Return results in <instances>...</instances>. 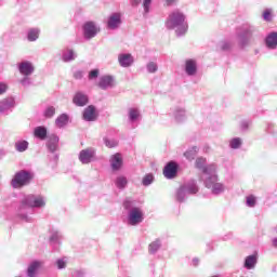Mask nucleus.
Wrapping results in <instances>:
<instances>
[{"mask_svg":"<svg viewBox=\"0 0 277 277\" xmlns=\"http://www.w3.org/2000/svg\"><path fill=\"white\" fill-rule=\"evenodd\" d=\"M200 180L202 181L205 187L210 189L211 194L214 196H220L226 190V186L220 183V177H217L216 167H210L206 169L205 174H201Z\"/></svg>","mask_w":277,"mask_h":277,"instance_id":"nucleus-2","label":"nucleus"},{"mask_svg":"<svg viewBox=\"0 0 277 277\" xmlns=\"http://www.w3.org/2000/svg\"><path fill=\"white\" fill-rule=\"evenodd\" d=\"M256 263H259V255L252 254L245 259L243 267L246 269H254L256 267Z\"/></svg>","mask_w":277,"mask_h":277,"instance_id":"nucleus-23","label":"nucleus"},{"mask_svg":"<svg viewBox=\"0 0 277 277\" xmlns=\"http://www.w3.org/2000/svg\"><path fill=\"white\" fill-rule=\"evenodd\" d=\"M177 172L179 166L176 164V162L173 161L167 163V166L163 169V174L166 179H175Z\"/></svg>","mask_w":277,"mask_h":277,"instance_id":"nucleus-15","label":"nucleus"},{"mask_svg":"<svg viewBox=\"0 0 277 277\" xmlns=\"http://www.w3.org/2000/svg\"><path fill=\"white\" fill-rule=\"evenodd\" d=\"M98 77V69H93L89 72V79H96Z\"/></svg>","mask_w":277,"mask_h":277,"instance_id":"nucleus-46","label":"nucleus"},{"mask_svg":"<svg viewBox=\"0 0 277 277\" xmlns=\"http://www.w3.org/2000/svg\"><path fill=\"white\" fill-rule=\"evenodd\" d=\"M123 207L128 211L127 222L129 226H138L144 222V211L135 206L134 200L126 199Z\"/></svg>","mask_w":277,"mask_h":277,"instance_id":"nucleus-5","label":"nucleus"},{"mask_svg":"<svg viewBox=\"0 0 277 277\" xmlns=\"http://www.w3.org/2000/svg\"><path fill=\"white\" fill-rule=\"evenodd\" d=\"M160 248H161V240L160 239L154 240L151 243H149V247H148L149 254H157Z\"/></svg>","mask_w":277,"mask_h":277,"instance_id":"nucleus-34","label":"nucleus"},{"mask_svg":"<svg viewBox=\"0 0 277 277\" xmlns=\"http://www.w3.org/2000/svg\"><path fill=\"white\" fill-rule=\"evenodd\" d=\"M128 183H129V180H127V176H123V175L117 176V179L115 181V185L118 189H124V187H127Z\"/></svg>","mask_w":277,"mask_h":277,"instance_id":"nucleus-33","label":"nucleus"},{"mask_svg":"<svg viewBox=\"0 0 277 277\" xmlns=\"http://www.w3.org/2000/svg\"><path fill=\"white\" fill-rule=\"evenodd\" d=\"M75 79H83V71L78 70L74 74Z\"/></svg>","mask_w":277,"mask_h":277,"instance_id":"nucleus-48","label":"nucleus"},{"mask_svg":"<svg viewBox=\"0 0 277 277\" xmlns=\"http://www.w3.org/2000/svg\"><path fill=\"white\" fill-rule=\"evenodd\" d=\"M263 18L264 21H272V11L269 9H266L263 13Z\"/></svg>","mask_w":277,"mask_h":277,"instance_id":"nucleus-45","label":"nucleus"},{"mask_svg":"<svg viewBox=\"0 0 277 277\" xmlns=\"http://www.w3.org/2000/svg\"><path fill=\"white\" fill-rule=\"evenodd\" d=\"M273 246H274V248H277V238L273 239Z\"/></svg>","mask_w":277,"mask_h":277,"instance_id":"nucleus-52","label":"nucleus"},{"mask_svg":"<svg viewBox=\"0 0 277 277\" xmlns=\"http://www.w3.org/2000/svg\"><path fill=\"white\" fill-rule=\"evenodd\" d=\"M40 38V28H30L27 31L28 42H36Z\"/></svg>","mask_w":277,"mask_h":277,"instance_id":"nucleus-29","label":"nucleus"},{"mask_svg":"<svg viewBox=\"0 0 277 277\" xmlns=\"http://www.w3.org/2000/svg\"><path fill=\"white\" fill-rule=\"evenodd\" d=\"M82 31L85 40H92L101 32V26L95 22H85L82 26Z\"/></svg>","mask_w":277,"mask_h":277,"instance_id":"nucleus-7","label":"nucleus"},{"mask_svg":"<svg viewBox=\"0 0 277 277\" xmlns=\"http://www.w3.org/2000/svg\"><path fill=\"white\" fill-rule=\"evenodd\" d=\"M104 144L107 148H116L118 141L116 138H104Z\"/></svg>","mask_w":277,"mask_h":277,"instance_id":"nucleus-40","label":"nucleus"},{"mask_svg":"<svg viewBox=\"0 0 277 277\" xmlns=\"http://www.w3.org/2000/svg\"><path fill=\"white\" fill-rule=\"evenodd\" d=\"M114 83L115 79L113 76H102L97 85L101 90H109L110 88H114Z\"/></svg>","mask_w":277,"mask_h":277,"instance_id":"nucleus-18","label":"nucleus"},{"mask_svg":"<svg viewBox=\"0 0 277 277\" xmlns=\"http://www.w3.org/2000/svg\"><path fill=\"white\" fill-rule=\"evenodd\" d=\"M172 116L176 122H184V120H187V113L183 107L173 108Z\"/></svg>","mask_w":277,"mask_h":277,"instance_id":"nucleus-20","label":"nucleus"},{"mask_svg":"<svg viewBox=\"0 0 277 277\" xmlns=\"http://www.w3.org/2000/svg\"><path fill=\"white\" fill-rule=\"evenodd\" d=\"M62 60L63 62H72L77 60V53H75V50L66 49L63 51Z\"/></svg>","mask_w":277,"mask_h":277,"instance_id":"nucleus-30","label":"nucleus"},{"mask_svg":"<svg viewBox=\"0 0 277 277\" xmlns=\"http://www.w3.org/2000/svg\"><path fill=\"white\" fill-rule=\"evenodd\" d=\"M88 101L89 98L83 92H77L72 98V103L77 107H85V105H88Z\"/></svg>","mask_w":277,"mask_h":277,"instance_id":"nucleus-19","label":"nucleus"},{"mask_svg":"<svg viewBox=\"0 0 277 277\" xmlns=\"http://www.w3.org/2000/svg\"><path fill=\"white\" fill-rule=\"evenodd\" d=\"M120 25H122V13L120 12L111 13L107 19L108 29H111L114 31L116 29H119Z\"/></svg>","mask_w":277,"mask_h":277,"instance_id":"nucleus-10","label":"nucleus"},{"mask_svg":"<svg viewBox=\"0 0 277 277\" xmlns=\"http://www.w3.org/2000/svg\"><path fill=\"white\" fill-rule=\"evenodd\" d=\"M31 181V173L27 171L17 172L12 180L11 184L14 188L23 187V185H27Z\"/></svg>","mask_w":277,"mask_h":277,"instance_id":"nucleus-8","label":"nucleus"},{"mask_svg":"<svg viewBox=\"0 0 277 277\" xmlns=\"http://www.w3.org/2000/svg\"><path fill=\"white\" fill-rule=\"evenodd\" d=\"M142 3V0H131V5H140Z\"/></svg>","mask_w":277,"mask_h":277,"instance_id":"nucleus-50","label":"nucleus"},{"mask_svg":"<svg viewBox=\"0 0 277 277\" xmlns=\"http://www.w3.org/2000/svg\"><path fill=\"white\" fill-rule=\"evenodd\" d=\"M57 144H60V137L55 134L50 135L47 143L50 153H55V150H57Z\"/></svg>","mask_w":277,"mask_h":277,"instance_id":"nucleus-24","label":"nucleus"},{"mask_svg":"<svg viewBox=\"0 0 277 277\" xmlns=\"http://www.w3.org/2000/svg\"><path fill=\"white\" fill-rule=\"evenodd\" d=\"M142 120V113L137 108H129L128 110V122L132 124V129H135Z\"/></svg>","mask_w":277,"mask_h":277,"instance_id":"nucleus-11","label":"nucleus"},{"mask_svg":"<svg viewBox=\"0 0 277 277\" xmlns=\"http://www.w3.org/2000/svg\"><path fill=\"white\" fill-rule=\"evenodd\" d=\"M248 127H250V122H248V121H242V122H241V129H242L243 131H246V129H248Z\"/></svg>","mask_w":277,"mask_h":277,"instance_id":"nucleus-49","label":"nucleus"},{"mask_svg":"<svg viewBox=\"0 0 277 277\" xmlns=\"http://www.w3.org/2000/svg\"><path fill=\"white\" fill-rule=\"evenodd\" d=\"M193 265H198V259L193 260Z\"/></svg>","mask_w":277,"mask_h":277,"instance_id":"nucleus-53","label":"nucleus"},{"mask_svg":"<svg viewBox=\"0 0 277 277\" xmlns=\"http://www.w3.org/2000/svg\"><path fill=\"white\" fill-rule=\"evenodd\" d=\"M44 118H53L55 116V107L48 106L43 111Z\"/></svg>","mask_w":277,"mask_h":277,"instance_id":"nucleus-38","label":"nucleus"},{"mask_svg":"<svg viewBox=\"0 0 277 277\" xmlns=\"http://www.w3.org/2000/svg\"><path fill=\"white\" fill-rule=\"evenodd\" d=\"M194 194H198V185L196 184V181L190 180L176 190L175 198L177 202H185L187 197Z\"/></svg>","mask_w":277,"mask_h":277,"instance_id":"nucleus-6","label":"nucleus"},{"mask_svg":"<svg viewBox=\"0 0 277 277\" xmlns=\"http://www.w3.org/2000/svg\"><path fill=\"white\" fill-rule=\"evenodd\" d=\"M254 27L248 25L237 28L234 39L225 40L222 42V51H230V49H233L235 45V42H237L240 49H246V47L250 45V41L252 40V36H254Z\"/></svg>","mask_w":277,"mask_h":277,"instance_id":"nucleus-1","label":"nucleus"},{"mask_svg":"<svg viewBox=\"0 0 277 277\" xmlns=\"http://www.w3.org/2000/svg\"><path fill=\"white\" fill-rule=\"evenodd\" d=\"M267 49H276L277 47V32H271L265 39Z\"/></svg>","mask_w":277,"mask_h":277,"instance_id":"nucleus-27","label":"nucleus"},{"mask_svg":"<svg viewBox=\"0 0 277 277\" xmlns=\"http://www.w3.org/2000/svg\"><path fill=\"white\" fill-rule=\"evenodd\" d=\"M212 277H222V276H220V275H214V276H212Z\"/></svg>","mask_w":277,"mask_h":277,"instance_id":"nucleus-55","label":"nucleus"},{"mask_svg":"<svg viewBox=\"0 0 277 277\" xmlns=\"http://www.w3.org/2000/svg\"><path fill=\"white\" fill-rule=\"evenodd\" d=\"M4 92H8V84L0 83V94H4Z\"/></svg>","mask_w":277,"mask_h":277,"instance_id":"nucleus-47","label":"nucleus"},{"mask_svg":"<svg viewBox=\"0 0 277 277\" xmlns=\"http://www.w3.org/2000/svg\"><path fill=\"white\" fill-rule=\"evenodd\" d=\"M167 5H172L173 3H176V0H166Z\"/></svg>","mask_w":277,"mask_h":277,"instance_id":"nucleus-51","label":"nucleus"},{"mask_svg":"<svg viewBox=\"0 0 277 277\" xmlns=\"http://www.w3.org/2000/svg\"><path fill=\"white\" fill-rule=\"evenodd\" d=\"M153 183H155V175H153V173L146 174L142 180V185H144V187H148L149 185H153Z\"/></svg>","mask_w":277,"mask_h":277,"instance_id":"nucleus-36","label":"nucleus"},{"mask_svg":"<svg viewBox=\"0 0 277 277\" xmlns=\"http://www.w3.org/2000/svg\"><path fill=\"white\" fill-rule=\"evenodd\" d=\"M19 83H22L24 88H28V85L31 83V78H29V76H24Z\"/></svg>","mask_w":277,"mask_h":277,"instance_id":"nucleus-44","label":"nucleus"},{"mask_svg":"<svg viewBox=\"0 0 277 277\" xmlns=\"http://www.w3.org/2000/svg\"><path fill=\"white\" fill-rule=\"evenodd\" d=\"M110 168L114 171H118L122 168V155L115 154L110 157Z\"/></svg>","mask_w":277,"mask_h":277,"instance_id":"nucleus-22","label":"nucleus"},{"mask_svg":"<svg viewBox=\"0 0 277 277\" xmlns=\"http://www.w3.org/2000/svg\"><path fill=\"white\" fill-rule=\"evenodd\" d=\"M75 274H77L78 276H81V272H79V271L76 272Z\"/></svg>","mask_w":277,"mask_h":277,"instance_id":"nucleus-54","label":"nucleus"},{"mask_svg":"<svg viewBox=\"0 0 277 277\" xmlns=\"http://www.w3.org/2000/svg\"><path fill=\"white\" fill-rule=\"evenodd\" d=\"M42 265L44 263L42 261H32L27 268L26 276L27 277H36L38 274V271L42 268Z\"/></svg>","mask_w":277,"mask_h":277,"instance_id":"nucleus-17","label":"nucleus"},{"mask_svg":"<svg viewBox=\"0 0 277 277\" xmlns=\"http://www.w3.org/2000/svg\"><path fill=\"white\" fill-rule=\"evenodd\" d=\"M167 29H175L177 37L185 36L187 34V22H185V14L181 11H173L169 14L166 22Z\"/></svg>","mask_w":277,"mask_h":277,"instance_id":"nucleus-4","label":"nucleus"},{"mask_svg":"<svg viewBox=\"0 0 277 277\" xmlns=\"http://www.w3.org/2000/svg\"><path fill=\"white\" fill-rule=\"evenodd\" d=\"M196 155H198V147H192L184 154L188 161H194V159H196Z\"/></svg>","mask_w":277,"mask_h":277,"instance_id":"nucleus-35","label":"nucleus"},{"mask_svg":"<svg viewBox=\"0 0 277 277\" xmlns=\"http://www.w3.org/2000/svg\"><path fill=\"white\" fill-rule=\"evenodd\" d=\"M47 134H48V131H47V127L44 126H39L34 130V135L38 140H42V141L47 140Z\"/></svg>","mask_w":277,"mask_h":277,"instance_id":"nucleus-28","label":"nucleus"},{"mask_svg":"<svg viewBox=\"0 0 277 277\" xmlns=\"http://www.w3.org/2000/svg\"><path fill=\"white\" fill-rule=\"evenodd\" d=\"M229 146H230V148H234V149L239 148L241 146V138H239V137L233 138L229 142Z\"/></svg>","mask_w":277,"mask_h":277,"instance_id":"nucleus-42","label":"nucleus"},{"mask_svg":"<svg viewBox=\"0 0 277 277\" xmlns=\"http://www.w3.org/2000/svg\"><path fill=\"white\" fill-rule=\"evenodd\" d=\"M184 70L188 77H196L198 74V62L194 58L186 60Z\"/></svg>","mask_w":277,"mask_h":277,"instance_id":"nucleus-13","label":"nucleus"},{"mask_svg":"<svg viewBox=\"0 0 277 277\" xmlns=\"http://www.w3.org/2000/svg\"><path fill=\"white\" fill-rule=\"evenodd\" d=\"M55 124L58 129L66 127L68 124V115L66 114L60 115L55 120Z\"/></svg>","mask_w":277,"mask_h":277,"instance_id":"nucleus-32","label":"nucleus"},{"mask_svg":"<svg viewBox=\"0 0 277 277\" xmlns=\"http://www.w3.org/2000/svg\"><path fill=\"white\" fill-rule=\"evenodd\" d=\"M54 159L57 160V155L54 156Z\"/></svg>","mask_w":277,"mask_h":277,"instance_id":"nucleus-56","label":"nucleus"},{"mask_svg":"<svg viewBox=\"0 0 277 277\" xmlns=\"http://www.w3.org/2000/svg\"><path fill=\"white\" fill-rule=\"evenodd\" d=\"M60 241H62V232L57 229L50 230V243L52 246H60Z\"/></svg>","mask_w":277,"mask_h":277,"instance_id":"nucleus-25","label":"nucleus"},{"mask_svg":"<svg viewBox=\"0 0 277 277\" xmlns=\"http://www.w3.org/2000/svg\"><path fill=\"white\" fill-rule=\"evenodd\" d=\"M68 261L65 260V258L56 260V267L57 269H66Z\"/></svg>","mask_w":277,"mask_h":277,"instance_id":"nucleus-43","label":"nucleus"},{"mask_svg":"<svg viewBox=\"0 0 277 277\" xmlns=\"http://www.w3.org/2000/svg\"><path fill=\"white\" fill-rule=\"evenodd\" d=\"M17 68L19 72L23 75V77H30V75H34V70H36V67L34 66V63L29 61H23L17 65Z\"/></svg>","mask_w":277,"mask_h":277,"instance_id":"nucleus-12","label":"nucleus"},{"mask_svg":"<svg viewBox=\"0 0 277 277\" xmlns=\"http://www.w3.org/2000/svg\"><path fill=\"white\" fill-rule=\"evenodd\" d=\"M211 167L217 168V166H215V164L207 166V159H205V158L196 159V168H198V170H201V172H202L201 174H205V171L209 170Z\"/></svg>","mask_w":277,"mask_h":277,"instance_id":"nucleus-26","label":"nucleus"},{"mask_svg":"<svg viewBox=\"0 0 277 277\" xmlns=\"http://www.w3.org/2000/svg\"><path fill=\"white\" fill-rule=\"evenodd\" d=\"M28 148L29 142L25 140H19L15 142V150H17V153H25V150H27Z\"/></svg>","mask_w":277,"mask_h":277,"instance_id":"nucleus-31","label":"nucleus"},{"mask_svg":"<svg viewBox=\"0 0 277 277\" xmlns=\"http://www.w3.org/2000/svg\"><path fill=\"white\" fill-rule=\"evenodd\" d=\"M96 159V149L89 147L79 153V161L83 164L92 163Z\"/></svg>","mask_w":277,"mask_h":277,"instance_id":"nucleus-9","label":"nucleus"},{"mask_svg":"<svg viewBox=\"0 0 277 277\" xmlns=\"http://www.w3.org/2000/svg\"><path fill=\"white\" fill-rule=\"evenodd\" d=\"M47 201L44 200V197L28 195L24 197V200H22V203L18 209V217H21L23 222H31V217L23 213V211H25V209H41V207H44Z\"/></svg>","mask_w":277,"mask_h":277,"instance_id":"nucleus-3","label":"nucleus"},{"mask_svg":"<svg viewBox=\"0 0 277 277\" xmlns=\"http://www.w3.org/2000/svg\"><path fill=\"white\" fill-rule=\"evenodd\" d=\"M133 62H135V58H133L131 53H120L118 55V63L121 68H129L133 66Z\"/></svg>","mask_w":277,"mask_h":277,"instance_id":"nucleus-14","label":"nucleus"},{"mask_svg":"<svg viewBox=\"0 0 277 277\" xmlns=\"http://www.w3.org/2000/svg\"><path fill=\"white\" fill-rule=\"evenodd\" d=\"M147 72L155 74L157 70H159V66H157V63L149 62L146 65Z\"/></svg>","mask_w":277,"mask_h":277,"instance_id":"nucleus-39","label":"nucleus"},{"mask_svg":"<svg viewBox=\"0 0 277 277\" xmlns=\"http://www.w3.org/2000/svg\"><path fill=\"white\" fill-rule=\"evenodd\" d=\"M16 105V102L14 101V97H8L2 101H0V111L1 114H8L10 109H14Z\"/></svg>","mask_w":277,"mask_h":277,"instance_id":"nucleus-16","label":"nucleus"},{"mask_svg":"<svg viewBox=\"0 0 277 277\" xmlns=\"http://www.w3.org/2000/svg\"><path fill=\"white\" fill-rule=\"evenodd\" d=\"M150 5H153V0L143 1V16L146 18L150 14Z\"/></svg>","mask_w":277,"mask_h":277,"instance_id":"nucleus-37","label":"nucleus"},{"mask_svg":"<svg viewBox=\"0 0 277 277\" xmlns=\"http://www.w3.org/2000/svg\"><path fill=\"white\" fill-rule=\"evenodd\" d=\"M247 207H256V197H254L253 195H250L247 197V201H246Z\"/></svg>","mask_w":277,"mask_h":277,"instance_id":"nucleus-41","label":"nucleus"},{"mask_svg":"<svg viewBox=\"0 0 277 277\" xmlns=\"http://www.w3.org/2000/svg\"><path fill=\"white\" fill-rule=\"evenodd\" d=\"M83 120L87 122H93V120H96V108H94V106L90 105L84 109Z\"/></svg>","mask_w":277,"mask_h":277,"instance_id":"nucleus-21","label":"nucleus"}]
</instances>
